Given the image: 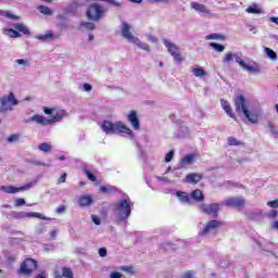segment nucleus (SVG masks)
Instances as JSON below:
<instances>
[{"label":"nucleus","instance_id":"obj_1","mask_svg":"<svg viewBox=\"0 0 278 278\" xmlns=\"http://www.w3.org/2000/svg\"><path fill=\"white\" fill-rule=\"evenodd\" d=\"M235 110L237 114H243L252 125H257V123H260V114H262L260 104L251 102L248 103L244 96L239 94L235 98Z\"/></svg>","mask_w":278,"mask_h":278},{"label":"nucleus","instance_id":"obj_2","mask_svg":"<svg viewBox=\"0 0 278 278\" xmlns=\"http://www.w3.org/2000/svg\"><path fill=\"white\" fill-rule=\"evenodd\" d=\"M232 60H236L240 68H242V71H247V73H253V74L262 73V67H260V64H257V62L249 58L245 60L242 59V52L226 53L224 58V62H226V64H229V62H232Z\"/></svg>","mask_w":278,"mask_h":278},{"label":"nucleus","instance_id":"obj_3","mask_svg":"<svg viewBox=\"0 0 278 278\" xmlns=\"http://www.w3.org/2000/svg\"><path fill=\"white\" fill-rule=\"evenodd\" d=\"M134 203L129 195L124 194L123 198L114 204L113 214L119 223L127 220L131 216Z\"/></svg>","mask_w":278,"mask_h":278},{"label":"nucleus","instance_id":"obj_4","mask_svg":"<svg viewBox=\"0 0 278 278\" xmlns=\"http://www.w3.org/2000/svg\"><path fill=\"white\" fill-rule=\"evenodd\" d=\"M102 131L110 136L116 134H126V136H134L131 128L127 127L123 122L112 123L111 121H104L101 125Z\"/></svg>","mask_w":278,"mask_h":278},{"label":"nucleus","instance_id":"obj_5","mask_svg":"<svg viewBox=\"0 0 278 278\" xmlns=\"http://www.w3.org/2000/svg\"><path fill=\"white\" fill-rule=\"evenodd\" d=\"M108 13V9L99 3H92L87 10V18L89 21H101Z\"/></svg>","mask_w":278,"mask_h":278},{"label":"nucleus","instance_id":"obj_6","mask_svg":"<svg viewBox=\"0 0 278 278\" xmlns=\"http://www.w3.org/2000/svg\"><path fill=\"white\" fill-rule=\"evenodd\" d=\"M14 105H18V101L12 92L0 98V112H12Z\"/></svg>","mask_w":278,"mask_h":278},{"label":"nucleus","instance_id":"obj_7","mask_svg":"<svg viewBox=\"0 0 278 278\" xmlns=\"http://www.w3.org/2000/svg\"><path fill=\"white\" fill-rule=\"evenodd\" d=\"M43 112L48 116H51L49 118L50 119V125H53L55 123H60V121H62V118H65V116H66V111H64L60 108L49 109L47 106H43Z\"/></svg>","mask_w":278,"mask_h":278},{"label":"nucleus","instance_id":"obj_8","mask_svg":"<svg viewBox=\"0 0 278 278\" xmlns=\"http://www.w3.org/2000/svg\"><path fill=\"white\" fill-rule=\"evenodd\" d=\"M163 45L166 47L168 53L174 58L175 62L181 64L184 62V58H181V53L179 52V47L168 39H163Z\"/></svg>","mask_w":278,"mask_h":278},{"label":"nucleus","instance_id":"obj_9","mask_svg":"<svg viewBox=\"0 0 278 278\" xmlns=\"http://www.w3.org/2000/svg\"><path fill=\"white\" fill-rule=\"evenodd\" d=\"M37 267L38 263L36 262V260L27 258L21 264L20 273H22V275H29L34 270H36Z\"/></svg>","mask_w":278,"mask_h":278},{"label":"nucleus","instance_id":"obj_10","mask_svg":"<svg viewBox=\"0 0 278 278\" xmlns=\"http://www.w3.org/2000/svg\"><path fill=\"white\" fill-rule=\"evenodd\" d=\"M200 211L203 214H207L208 216H218V212H220V204L212 203V204H200Z\"/></svg>","mask_w":278,"mask_h":278},{"label":"nucleus","instance_id":"obj_11","mask_svg":"<svg viewBox=\"0 0 278 278\" xmlns=\"http://www.w3.org/2000/svg\"><path fill=\"white\" fill-rule=\"evenodd\" d=\"M31 184L24 185L22 187H12V186H1L0 190L7 194H16V192H23L31 188Z\"/></svg>","mask_w":278,"mask_h":278},{"label":"nucleus","instance_id":"obj_12","mask_svg":"<svg viewBox=\"0 0 278 278\" xmlns=\"http://www.w3.org/2000/svg\"><path fill=\"white\" fill-rule=\"evenodd\" d=\"M244 203H247L244 198H228L224 205H227V207H244Z\"/></svg>","mask_w":278,"mask_h":278},{"label":"nucleus","instance_id":"obj_13","mask_svg":"<svg viewBox=\"0 0 278 278\" xmlns=\"http://www.w3.org/2000/svg\"><path fill=\"white\" fill-rule=\"evenodd\" d=\"M218 227H220L219 220H216V219L210 220L206 223V225L202 231V235L207 236V235L214 232L215 230H217Z\"/></svg>","mask_w":278,"mask_h":278},{"label":"nucleus","instance_id":"obj_14","mask_svg":"<svg viewBox=\"0 0 278 278\" xmlns=\"http://www.w3.org/2000/svg\"><path fill=\"white\" fill-rule=\"evenodd\" d=\"M121 31H122L123 38H126V40H128V42H130L131 40H134L136 38V36H134V34H131V26L129 24H127V22L122 23Z\"/></svg>","mask_w":278,"mask_h":278},{"label":"nucleus","instance_id":"obj_15","mask_svg":"<svg viewBox=\"0 0 278 278\" xmlns=\"http://www.w3.org/2000/svg\"><path fill=\"white\" fill-rule=\"evenodd\" d=\"M127 118L132 129H135V131H138V129H140V119H138V113H136V111H130Z\"/></svg>","mask_w":278,"mask_h":278},{"label":"nucleus","instance_id":"obj_16","mask_svg":"<svg viewBox=\"0 0 278 278\" xmlns=\"http://www.w3.org/2000/svg\"><path fill=\"white\" fill-rule=\"evenodd\" d=\"M31 123H37V125H42L43 127H47V125H51V121L45 115L35 114L30 117Z\"/></svg>","mask_w":278,"mask_h":278},{"label":"nucleus","instance_id":"obj_17","mask_svg":"<svg viewBox=\"0 0 278 278\" xmlns=\"http://www.w3.org/2000/svg\"><path fill=\"white\" fill-rule=\"evenodd\" d=\"M191 8L195 10V12H199L201 16H208L210 14V10H207V7L199 2H191Z\"/></svg>","mask_w":278,"mask_h":278},{"label":"nucleus","instance_id":"obj_18","mask_svg":"<svg viewBox=\"0 0 278 278\" xmlns=\"http://www.w3.org/2000/svg\"><path fill=\"white\" fill-rule=\"evenodd\" d=\"M195 155L194 154H188L185 157H182L180 160L179 163V168H188V166L194 164V160H195Z\"/></svg>","mask_w":278,"mask_h":278},{"label":"nucleus","instance_id":"obj_19","mask_svg":"<svg viewBox=\"0 0 278 278\" xmlns=\"http://www.w3.org/2000/svg\"><path fill=\"white\" fill-rule=\"evenodd\" d=\"M201 179H203V175L197 174V173H191L186 176L185 181L187 184H199V181H201Z\"/></svg>","mask_w":278,"mask_h":278},{"label":"nucleus","instance_id":"obj_20","mask_svg":"<svg viewBox=\"0 0 278 278\" xmlns=\"http://www.w3.org/2000/svg\"><path fill=\"white\" fill-rule=\"evenodd\" d=\"M220 103H222V108L223 110L226 112V114L230 117V118H236V114H233V111L231 109V104L225 100V99H222L220 100Z\"/></svg>","mask_w":278,"mask_h":278},{"label":"nucleus","instance_id":"obj_21","mask_svg":"<svg viewBox=\"0 0 278 278\" xmlns=\"http://www.w3.org/2000/svg\"><path fill=\"white\" fill-rule=\"evenodd\" d=\"M78 203L80 207H88L89 205H92V203H94V200H92V195H81L78 199Z\"/></svg>","mask_w":278,"mask_h":278},{"label":"nucleus","instance_id":"obj_22","mask_svg":"<svg viewBox=\"0 0 278 278\" xmlns=\"http://www.w3.org/2000/svg\"><path fill=\"white\" fill-rule=\"evenodd\" d=\"M176 197L180 203H184L185 205H190V195L187 192L178 191L176 193Z\"/></svg>","mask_w":278,"mask_h":278},{"label":"nucleus","instance_id":"obj_23","mask_svg":"<svg viewBox=\"0 0 278 278\" xmlns=\"http://www.w3.org/2000/svg\"><path fill=\"white\" fill-rule=\"evenodd\" d=\"M130 42L136 45L139 49H142V51H149L150 49L149 43L142 42L138 37H135Z\"/></svg>","mask_w":278,"mask_h":278},{"label":"nucleus","instance_id":"obj_24","mask_svg":"<svg viewBox=\"0 0 278 278\" xmlns=\"http://www.w3.org/2000/svg\"><path fill=\"white\" fill-rule=\"evenodd\" d=\"M245 12L248 14H263L264 11L262 10V7L260 4H251L247 8Z\"/></svg>","mask_w":278,"mask_h":278},{"label":"nucleus","instance_id":"obj_25","mask_svg":"<svg viewBox=\"0 0 278 278\" xmlns=\"http://www.w3.org/2000/svg\"><path fill=\"white\" fill-rule=\"evenodd\" d=\"M191 199H193V201H197L198 203H201L205 200V197L203 195V191H201L200 189L194 190L193 192H191Z\"/></svg>","mask_w":278,"mask_h":278},{"label":"nucleus","instance_id":"obj_26","mask_svg":"<svg viewBox=\"0 0 278 278\" xmlns=\"http://www.w3.org/2000/svg\"><path fill=\"white\" fill-rule=\"evenodd\" d=\"M117 190L118 189L112 185L100 187V192H102L103 194H114V192H117Z\"/></svg>","mask_w":278,"mask_h":278},{"label":"nucleus","instance_id":"obj_27","mask_svg":"<svg viewBox=\"0 0 278 278\" xmlns=\"http://www.w3.org/2000/svg\"><path fill=\"white\" fill-rule=\"evenodd\" d=\"M38 40H56L58 36H54L53 33L47 31L46 34L37 36Z\"/></svg>","mask_w":278,"mask_h":278},{"label":"nucleus","instance_id":"obj_28","mask_svg":"<svg viewBox=\"0 0 278 278\" xmlns=\"http://www.w3.org/2000/svg\"><path fill=\"white\" fill-rule=\"evenodd\" d=\"M264 53L267 55L269 60H271V62H277V52H275L273 49L265 48Z\"/></svg>","mask_w":278,"mask_h":278},{"label":"nucleus","instance_id":"obj_29","mask_svg":"<svg viewBox=\"0 0 278 278\" xmlns=\"http://www.w3.org/2000/svg\"><path fill=\"white\" fill-rule=\"evenodd\" d=\"M4 36H10V38H21V33L12 28H5L3 30Z\"/></svg>","mask_w":278,"mask_h":278},{"label":"nucleus","instance_id":"obj_30","mask_svg":"<svg viewBox=\"0 0 278 278\" xmlns=\"http://www.w3.org/2000/svg\"><path fill=\"white\" fill-rule=\"evenodd\" d=\"M38 149L39 151H41L42 153H51V151L53 150V146L47 143V142H43V143H40L38 146Z\"/></svg>","mask_w":278,"mask_h":278},{"label":"nucleus","instance_id":"obj_31","mask_svg":"<svg viewBox=\"0 0 278 278\" xmlns=\"http://www.w3.org/2000/svg\"><path fill=\"white\" fill-rule=\"evenodd\" d=\"M192 74L194 75V77H205V75H207L205 70H203L201 67H193Z\"/></svg>","mask_w":278,"mask_h":278},{"label":"nucleus","instance_id":"obj_32","mask_svg":"<svg viewBox=\"0 0 278 278\" xmlns=\"http://www.w3.org/2000/svg\"><path fill=\"white\" fill-rule=\"evenodd\" d=\"M38 10L41 14H45L46 16H51L53 14V10H51V8L49 7L40 5Z\"/></svg>","mask_w":278,"mask_h":278},{"label":"nucleus","instance_id":"obj_33","mask_svg":"<svg viewBox=\"0 0 278 278\" xmlns=\"http://www.w3.org/2000/svg\"><path fill=\"white\" fill-rule=\"evenodd\" d=\"M14 29L25 35L29 34V29H27V27L21 23L14 24Z\"/></svg>","mask_w":278,"mask_h":278},{"label":"nucleus","instance_id":"obj_34","mask_svg":"<svg viewBox=\"0 0 278 278\" xmlns=\"http://www.w3.org/2000/svg\"><path fill=\"white\" fill-rule=\"evenodd\" d=\"M80 27H85L87 31H92L96 29L97 26L94 25V23H91V22H81Z\"/></svg>","mask_w":278,"mask_h":278},{"label":"nucleus","instance_id":"obj_35","mask_svg":"<svg viewBox=\"0 0 278 278\" xmlns=\"http://www.w3.org/2000/svg\"><path fill=\"white\" fill-rule=\"evenodd\" d=\"M210 47H212V49H214L215 51H217V53H223V51H225V46L220 45V43H216V42H211Z\"/></svg>","mask_w":278,"mask_h":278},{"label":"nucleus","instance_id":"obj_36","mask_svg":"<svg viewBox=\"0 0 278 278\" xmlns=\"http://www.w3.org/2000/svg\"><path fill=\"white\" fill-rule=\"evenodd\" d=\"M1 16H5L7 18H11L12 21H18V16L12 14V12L9 11H1Z\"/></svg>","mask_w":278,"mask_h":278},{"label":"nucleus","instance_id":"obj_37","mask_svg":"<svg viewBox=\"0 0 278 278\" xmlns=\"http://www.w3.org/2000/svg\"><path fill=\"white\" fill-rule=\"evenodd\" d=\"M26 216L31 217V218H40L41 220H47V217H45V215H42L40 213H36V212L27 213Z\"/></svg>","mask_w":278,"mask_h":278},{"label":"nucleus","instance_id":"obj_38","mask_svg":"<svg viewBox=\"0 0 278 278\" xmlns=\"http://www.w3.org/2000/svg\"><path fill=\"white\" fill-rule=\"evenodd\" d=\"M228 144L230 147H240V144H242V142L238 141V139H236L233 137H229L228 138Z\"/></svg>","mask_w":278,"mask_h":278},{"label":"nucleus","instance_id":"obj_39","mask_svg":"<svg viewBox=\"0 0 278 278\" xmlns=\"http://www.w3.org/2000/svg\"><path fill=\"white\" fill-rule=\"evenodd\" d=\"M84 173L87 176V178L89 179V181H97V176L92 173H90V170L84 168Z\"/></svg>","mask_w":278,"mask_h":278},{"label":"nucleus","instance_id":"obj_40","mask_svg":"<svg viewBox=\"0 0 278 278\" xmlns=\"http://www.w3.org/2000/svg\"><path fill=\"white\" fill-rule=\"evenodd\" d=\"M62 277L73 278V270L71 268H63Z\"/></svg>","mask_w":278,"mask_h":278},{"label":"nucleus","instance_id":"obj_41","mask_svg":"<svg viewBox=\"0 0 278 278\" xmlns=\"http://www.w3.org/2000/svg\"><path fill=\"white\" fill-rule=\"evenodd\" d=\"M118 270H123L124 273H129L130 275H134L132 266H119Z\"/></svg>","mask_w":278,"mask_h":278},{"label":"nucleus","instance_id":"obj_42","mask_svg":"<svg viewBox=\"0 0 278 278\" xmlns=\"http://www.w3.org/2000/svg\"><path fill=\"white\" fill-rule=\"evenodd\" d=\"M173 157H175V150H170L166 155H165V162H172Z\"/></svg>","mask_w":278,"mask_h":278},{"label":"nucleus","instance_id":"obj_43","mask_svg":"<svg viewBox=\"0 0 278 278\" xmlns=\"http://www.w3.org/2000/svg\"><path fill=\"white\" fill-rule=\"evenodd\" d=\"M267 127H268L270 134H274V136H277L278 131H277V128H275V124H273V122H269Z\"/></svg>","mask_w":278,"mask_h":278},{"label":"nucleus","instance_id":"obj_44","mask_svg":"<svg viewBox=\"0 0 278 278\" xmlns=\"http://www.w3.org/2000/svg\"><path fill=\"white\" fill-rule=\"evenodd\" d=\"M16 64H20V66H28L29 61L25 60V59H17Z\"/></svg>","mask_w":278,"mask_h":278},{"label":"nucleus","instance_id":"obj_45","mask_svg":"<svg viewBox=\"0 0 278 278\" xmlns=\"http://www.w3.org/2000/svg\"><path fill=\"white\" fill-rule=\"evenodd\" d=\"M220 38V35L218 34H211L205 37V40H218Z\"/></svg>","mask_w":278,"mask_h":278},{"label":"nucleus","instance_id":"obj_46","mask_svg":"<svg viewBox=\"0 0 278 278\" xmlns=\"http://www.w3.org/2000/svg\"><path fill=\"white\" fill-rule=\"evenodd\" d=\"M146 38L149 42H153V43L157 42V38L151 34L146 35Z\"/></svg>","mask_w":278,"mask_h":278},{"label":"nucleus","instance_id":"obj_47","mask_svg":"<svg viewBox=\"0 0 278 278\" xmlns=\"http://www.w3.org/2000/svg\"><path fill=\"white\" fill-rule=\"evenodd\" d=\"M91 220L94 223V225H101V217L97 215H91Z\"/></svg>","mask_w":278,"mask_h":278},{"label":"nucleus","instance_id":"obj_48","mask_svg":"<svg viewBox=\"0 0 278 278\" xmlns=\"http://www.w3.org/2000/svg\"><path fill=\"white\" fill-rule=\"evenodd\" d=\"M22 205H25V199L20 198L15 200V207H21Z\"/></svg>","mask_w":278,"mask_h":278},{"label":"nucleus","instance_id":"obj_49","mask_svg":"<svg viewBox=\"0 0 278 278\" xmlns=\"http://www.w3.org/2000/svg\"><path fill=\"white\" fill-rule=\"evenodd\" d=\"M99 255H100V257H105L108 255V249L100 248L99 249Z\"/></svg>","mask_w":278,"mask_h":278},{"label":"nucleus","instance_id":"obj_50","mask_svg":"<svg viewBox=\"0 0 278 278\" xmlns=\"http://www.w3.org/2000/svg\"><path fill=\"white\" fill-rule=\"evenodd\" d=\"M156 179L157 181H162L163 184H170V180L168 179V177L157 176Z\"/></svg>","mask_w":278,"mask_h":278},{"label":"nucleus","instance_id":"obj_51","mask_svg":"<svg viewBox=\"0 0 278 278\" xmlns=\"http://www.w3.org/2000/svg\"><path fill=\"white\" fill-rule=\"evenodd\" d=\"M110 278H123V274H121L118 271H112L110 274Z\"/></svg>","mask_w":278,"mask_h":278},{"label":"nucleus","instance_id":"obj_52","mask_svg":"<svg viewBox=\"0 0 278 278\" xmlns=\"http://www.w3.org/2000/svg\"><path fill=\"white\" fill-rule=\"evenodd\" d=\"M83 90H84L85 92H90V90H92V85H90V84H84V85H83Z\"/></svg>","mask_w":278,"mask_h":278},{"label":"nucleus","instance_id":"obj_53","mask_svg":"<svg viewBox=\"0 0 278 278\" xmlns=\"http://www.w3.org/2000/svg\"><path fill=\"white\" fill-rule=\"evenodd\" d=\"M56 214H64V212H66V206L61 205L56 208Z\"/></svg>","mask_w":278,"mask_h":278},{"label":"nucleus","instance_id":"obj_54","mask_svg":"<svg viewBox=\"0 0 278 278\" xmlns=\"http://www.w3.org/2000/svg\"><path fill=\"white\" fill-rule=\"evenodd\" d=\"M267 205L269 207H278V200L269 201L267 202Z\"/></svg>","mask_w":278,"mask_h":278},{"label":"nucleus","instance_id":"obj_55","mask_svg":"<svg viewBox=\"0 0 278 278\" xmlns=\"http://www.w3.org/2000/svg\"><path fill=\"white\" fill-rule=\"evenodd\" d=\"M16 140H18L17 135H11V136L8 138V142H16Z\"/></svg>","mask_w":278,"mask_h":278},{"label":"nucleus","instance_id":"obj_56","mask_svg":"<svg viewBox=\"0 0 278 278\" xmlns=\"http://www.w3.org/2000/svg\"><path fill=\"white\" fill-rule=\"evenodd\" d=\"M278 212L276 210H271L269 213H268V216L269 218H276Z\"/></svg>","mask_w":278,"mask_h":278},{"label":"nucleus","instance_id":"obj_57","mask_svg":"<svg viewBox=\"0 0 278 278\" xmlns=\"http://www.w3.org/2000/svg\"><path fill=\"white\" fill-rule=\"evenodd\" d=\"M66 182V174L61 175V177L58 180V184H64Z\"/></svg>","mask_w":278,"mask_h":278},{"label":"nucleus","instance_id":"obj_58","mask_svg":"<svg viewBox=\"0 0 278 278\" xmlns=\"http://www.w3.org/2000/svg\"><path fill=\"white\" fill-rule=\"evenodd\" d=\"M194 276L192 275V273H187L185 274L184 278H193Z\"/></svg>","mask_w":278,"mask_h":278},{"label":"nucleus","instance_id":"obj_59","mask_svg":"<svg viewBox=\"0 0 278 278\" xmlns=\"http://www.w3.org/2000/svg\"><path fill=\"white\" fill-rule=\"evenodd\" d=\"M269 21H271V23H275L276 25H278V17H270Z\"/></svg>","mask_w":278,"mask_h":278},{"label":"nucleus","instance_id":"obj_60","mask_svg":"<svg viewBox=\"0 0 278 278\" xmlns=\"http://www.w3.org/2000/svg\"><path fill=\"white\" fill-rule=\"evenodd\" d=\"M50 236L51 238H55L58 236V230H52Z\"/></svg>","mask_w":278,"mask_h":278},{"label":"nucleus","instance_id":"obj_61","mask_svg":"<svg viewBox=\"0 0 278 278\" xmlns=\"http://www.w3.org/2000/svg\"><path fill=\"white\" fill-rule=\"evenodd\" d=\"M88 40L89 42H92V40H94V35H89Z\"/></svg>","mask_w":278,"mask_h":278},{"label":"nucleus","instance_id":"obj_62","mask_svg":"<svg viewBox=\"0 0 278 278\" xmlns=\"http://www.w3.org/2000/svg\"><path fill=\"white\" fill-rule=\"evenodd\" d=\"M131 3H142V0H129Z\"/></svg>","mask_w":278,"mask_h":278},{"label":"nucleus","instance_id":"obj_63","mask_svg":"<svg viewBox=\"0 0 278 278\" xmlns=\"http://www.w3.org/2000/svg\"><path fill=\"white\" fill-rule=\"evenodd\" d=\"M37 166H49L47 163H36Z\"/></svg>","mask_w":278,"mask_h":278},{"label":"nucleus","instance_id":"obj_64","mask_svg":"<svg viewBox=\"0 0 278 278\" xmlns=\"http://www.w3.org/2000/svg\"><path fill=\"white\" fill-rule=\"evenodd\" d=\"M45 231V228L37 229V233H42Z\"/></svg>","mask_w":278,"mask_h":278}]
</instances>
